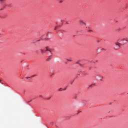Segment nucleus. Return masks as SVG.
<instances>
[{"label":"nucleus","mask_w":128,"mask_h":128,"mask_svg":"<svg viewBox=\"0 0 128 128\" xmlns=\"http://www.w3.org/2000/svg\"><path fill=\"white\" fill-rule=\"evenodd\" d=\"M128 42V38H125L120 40H118L117 42L115 43L116 46H118L119 48H120L122 46H123L124 42Z\"/></svg>","instance_id":"1"},{"label":"nucleus","mask_w":128,"mask_h":128,"mask_svg":"<svg viewBox=\"0 0 128 128\" xmlns=\"http://www.w3.org/2000/svg\"><path fill=\"white\" fill-rule=\"evenodd\" d=\"M79 24H80V26H86V22H84V20H79Z\"/></svg>","instance_id":"2"},{"label":"nucleus","mask_w":128,"mask_h":128,"mask_svg":"<svg viewBox=\"0 0 128 128\" xmlns=\"http://www.w3.org/2000/svg\"><path fill=\"white\" fill-rule=\"evenodd\" d=\"M46 50H48V52H52V49L50 48V47L46 46Z\"/></svg>","instance_id":"3"},{"label":"nucleus","mask_w":128,"mask_h":128,"mask_svg":"<svg viewBox=\"0 0 128 128\" xmlns=\"http://www.w3.org/2000/svg\"><path fill=\"white\" fill-rule=\"evenodd\" d=\"M50 60H52V56H48V58H47V59L46 60V62H50Z\"/></svg>","instance_id":"4"},{"label":"nucleus","mask_w":128,"mask_h":128,"mask_svg":"<svg viewBox=\"0 0 128 128\" xmlns=\"http://www.w3.org/2000/svg\"><path fill=\"white\" fill-rule=\"evenodd\" d=\"M40 50H41V52L42 54H44L46 52V50H44L42 49H41Z\"/></svg>","instance_id":"5"},{"label":"nucleus","mask_w":128,"mask_h":128,"mask_svg":"<svg viewBox=\"0 0 128 128\" xmlns=\"http://www.w3.org/2000/svg\"><path fill=\"white\" fill-rule=\"evenodd\" d=\"M6 4H2V8H6Z\"/></svg>","instance_id":"6"},{"label":"nucleus","mask_w":128,"mask_h":128,"mask_svg":"<svg viewBox=\"0 0 128 128\" xmlns=\"http://www.w3.org/2000/svg\"><path fill=\"white\" fill-rule=\"evenodd\" d=\"M0 2H1L2 4H4V2H6V0H0Z\"/></svg>","instance_id":"7"},{"label":"nucleus","mask_w":128,"mask_h":128,"mask_svg":"<svg viewBox=\"0 0 128 128\" xmlns=\"http://www.w3.org/2000/svg\"><path fill=\"white\" fill-rule=\"evenodd\" d=\"M40 42V40H35L34 43V42Z\"/></svg>","instance_id":"8"},{"label":"nucleus","mask_w":128,"mask_h":128,"mask_svg":"<svg viewBox=\"0 0 128 128\" xmlns=\"http://www.w3.org/2000/svg\"><path fill=\"white\" fill-rule=\"evenodd\" d=\"M58 26H56L55 27V28H54L55 30H57L58 28Z\"/></svg>","instance_id":"9"},{"label":"nucleus","mask_w":128,"mask_h":128,"mask_svg":"<svg viewBox=\"0 0 128 128\" xmlns=\"http://www.w3.org/2000/svg\"><path fill=\"white\" fill-rule=\"evenodd\" d=\"M73 83H74V80L70 82V84H72Z\"/></svg>","instance_id":"10"},{"label":"nucleus","mask_w":128,"mask_h":128,"mask_svg":"<svg viewBox=\"0 0 128 128\" xmlns=\"http://www.w3.org/2000/svg\"><path fill=\"white\" fill-rule=\"evenodd\" d=\"M8 6H10V7L12 6V4H10L8 5Z\"/></svg>","instance_id":"11"},{"label":"nucleus","mask_w":128,"mask_h":128,"mask_svg":"<svg viewBox=\"0 0 128 128\" xmlns=\"http://www.w3.org/2000/svg\"><path fill=\"white\" fill-rule=\"evenodd\" d=\"M67 60H68V62H72V60H68V59Z\"/></svg>","instance_id":"12"},{"label":"nucleus","mask_w":128,"mask_h":128,"mask_svg":"<svg viewBox=\"0 0 128 128\" xmlns=\"http://www.w3.org/2000/svg\"><path fill=\"white\" fill-rule=\"evenodd\" d=\"M45 40H48V38H45Z\"/></svg>","instance_id":"13"},{"label":"nucleus","mask_w":128,"mask_h":128,"mask_svg":"<svg viewBox=\"0 0 128 128\" xmlns=\"http://www.w3.org/2000/svg\"><path fill=\"white\" fill-rule=\"evenodd\" d=\"M26 80H28V78H30V77H26Z\"/></svg>","instance_id":"14"},{"label":"nucleus","mask_w":128,"mask_h":128,"mask_svg":"<svg viewBox=\"0 0 128 128\" xmlns=\"http://www.w3.org/2000/svg\"><path fill=\"white\" fill-rule=\"evenodd\" d=\"M40 98H42V96L40 95Z\"/></svg>","instance_id":"15"},{"label":"nucleus","mask_w":128,"mask_h":128,"mask_svg":"<svg viewBox=\"0 0 128 128\" xmlns=\"http://www.w3.org/2000/svg\"><path fill=\"white\" fill-rule=\"evenodd\" d=\"M36 76V75L32 76V77Z\"/></svg>","instance_id":"16"},{"label":"nucleus","mask_w":128,"mask_h":128,"mask_svg":"<svg viewBox=\"0 0 128 128\" xmlns=\"http://www.w3.org/2000/svg\"><path fill=\"white\" fill-rule=\"evenodd\" d=\"M80 61L76 62V64H79Z\"/></svg>","instance_id":"17"},{"label":"nucleus","mask_w":128,"mask_h":128,"mask_svg":"<svg viewBox=\"0 0 128 128\" xmlns=\"http://www.w3.org/2000/svg\"><path fill=\"white\" fill-rule=\"evenodd\" d=\"M80 66H82V64H80Z\"/></svg>","instance_id":"18"},{"label":"nucleus","mask_w":128,"mask_h":128,"mask_svg":"<svg viewBox=\"0 0 128 128\" xmlns=\"http://www.w3.org/2000/svg\"><path fill=\"white\" fill-rule=\"evenodd\" d=\"M59 90H62V88H60V89H59Z\"/></svg>","instance_id":"19"},{"label":"nucleus","mask_w":128,"mask_h":128,"mask_svg":"<svg viewBox=\"0 0 128 128\" xmlns=\"http://www.w3.org/2000/svg\"><path fill=\"white\" fill-rule=\"evenodd\" d=\"M60 2H62V0L60 1Z\"/></svg>","instance_id":"20"},{"label":"nucleus","mask_w":128,"mask_h":128,"mask_svg":"<svg viewBox=\"0 0 128 128\" xmlns=\"http://www.w3.org/2000/svg\"><path fill=\"white\" fill-rule=\"evenodd\" d=\"M89 32H92V30H89Z\"/></svg>","instance_id":"21"},{"label":"nucleus","mask_w":128,"mask_h":128,"mask_svg":"<svg viewBox=\"0 0 128 128\" xmlns=\"http://www.w3.org/2000/svg\"><path fill=\"white\" fill-rule=\"evenodd\" d=\"M0 82H2V80H0Z\"/></svg>","instance_id":"22"},{"label":"nucleus","mask_w":128,"mask_h":128,"mask_svg":"<svg viewBox=\"0 0 128 128\" xmlns=\"http://www.w3.org/2000/svg\"><path fill=\"white\" fill-rule=\"evenodd\" d=\"M30 101L28 102V103L30 102Z\"/></svg>","instance_id":"23"},{"label":"nucleus","mask_w":128,"mask_h":128,"mask_svg":"<svg viewBox=\"0 0 128 128\" xmlns=\"http://www.w3.org/2000/svg\"><path fill=\"white\" fill-rule=\"evenodd\" d=\"M50 98H48V100H50Z\"/></svg>","instance_id":"24"}]
</instances>
